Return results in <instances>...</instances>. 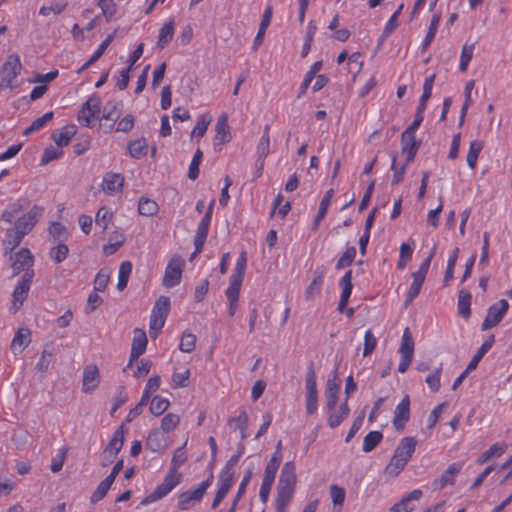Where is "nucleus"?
I'll return each mask as SVG.
<instances>
[{
	"instance_id": "nucleus-1",
	"label": "nucleus",
	"mask_w": 512,
	"mask_h": 512,
	"mask_svg": "<svg viewBox=\"0 0 512 512\" xmlns=\"http://www.w3.org/2000/svg\"><path fill=\"white\" fill-rule=\"evenodd\" d=\"M187 461L186 453L183 447L175 450L168 473L165 475L161 484L153 492L147 495L141 502L142 505H148L152 502L162 499L169 494L182 481V474L178 469Z\"/></svg>"
},
{
	"instance_id": "nucleus-2",
	"label": "nucleus",
	"mask_w": 512,
	"mask_h": 512,
	"mask_svg": "<svg viewBox=\"0 0 512 512\" xmlns=\"http://www.w3.org/2000/svg\"><path fill=\"white\" fill-rule=\"evenodd\" d=\"M213 475L210 474L208 479L203 481L198 488L193 491H185L179 494L177 507L180 511H186L193 507L196 503L200 502L206 493V490L211 485Z\"/></svg>"
},
{
	"instance_id": "nucleus-3",
	"label": "nucleus",
	"mask_w": 512,
	"mask_h": 512,
	"mask_svg": "<svg viewBox=\"0 0 512 512\" xmlns=\"http://www.w3.org/2000/svg\"><path fill=\"white\" fill-rule=\"evenodd\" d=\"M183 266L184 260L181 257L173 256L170 259L163 278L166 287H174L180 282Z\"/></svg>"
},
{
	"instance_id": "nucleus-4",
	"label": "nucleus",
	"mask_w": 512,
	"mask_h": 512,
	"mask_svg": "<svg viewBox=\"0 0 512 512\" xmlns=\"http://www.w3.org/2000/svg\"><path fill=\"white\" fill-rule=\"evenodd\" d=\"M33 277L34 271H27L21 276L18 284L16 285L13 292V306L15 310H18L26 300Z\"/></svg>"
},
{
	"instance_id": "nucleus-5",
	"label": "nucleus",
	"mask_w": 512,
	"mask_h": 512,
	"mask_svg": "<svg viewBox=\"0 0 512 512\" xmlns=\"http://www.w3.org/2000/svg\"><path fill=\"white\" fill-rule=\"evenodd\" d=\"M10 260L14 275H17L20 272L25 273L27 271H33L32 266L34 258L31 252L26 248L20 249L17 253L10 257Z\"/></svg>"
},
{
	"instance_id": "nucleus-6",
	"label": "nucleus",
	"mask_w": 512,
	"mask_h": 512,
	"mask_svg": "<svg viewBox=\"0 0 512 512\" xmlns=\"http://www.w3.org/2000/svg\"><path fill=\"white\" fill-rule=\"evenodd\" d=\"M43 210L42 207L34 205L27 214L16 221L14 230L19 231L22 235H27L42 215Z\"/></svg>"
},
{
	"instance_id": "nucleus-7",
	"label": "nucleus",
	"mask_w": 512,
	"mask_h": 512,
	"mask_svg": "<svg viewBox=\"0 0 512 512\" xmlns=\"http://www.w3.org/2000/svg\"><path fill=\"white\" fill-rule=\"evenodd\" d=\"M508 307L509 304L504 299L500 300L497 304L492 305L482 323V330H488L496 326L502 320L508 310Z\"/></svg>"
},
{
	"instance_id": "nucleus-8",
	"label": "nucleus",
	"mask_w": 512,
	"mask_h": 512,
	"mask_svg": "<svg viewBox=\"0 0 512 512\" xmlns=\"http://www.w3.org/2000/svg\"><path fill=\"white\" fill-rule=\"evenodd\" d=\"M147 343H148V340H147V336H146V333L144 332V330L136 328L134 330V337H133V342H132V347H131L130 360L124 370H126L127 368H130L133 364V361L138 359L145 352Z\"/></svg>"
},
{
	"instance_id": "nucleus-9",
	"label": "nucleus",
	"mask_w": 512,
	"mask_h": 512,
	"mask_svg": "<svg viewBox=\"0 0 512 512\" xmlns=\"http://www.w3.org/2000/svg\"><path fill=\"white\" fill-rule=\"evenodd\" d=\"M22 65L19 56L12 54L3 65V81L8 87H12V81L20 74Z\"/></svg>"
},
{
	"instance_id": "nucleus-10",
	"label": "nucleus",
	"mask_w": 512,
	"mask_h": 512,
	"mask_svg": "<svg viewBox=\"0 0 512 512\" xmlns=\"http://www.w3.org/2000/svg\"><path fill=\"white\" fill-rule=\"evenodd\" d=\"M410 418V398L408 395H405L401 402L397 405L395 412H394V418H393V424L396 430L402 431L405 427L406 422Z\"/></svg>"
},
{
	"instance_id": "nucleus-11",
	"label": "nucleus",
	"mask_w": 512,
	"mask_h": 512,
	"mask_svg": "<svg viewBox=\"0 0 512 512\" xmlns=\"http://www.w3.org/2000/svg\"><path fill=\"white\" fill-rule=\"evenodd\" d=\"M296 482L295 464L292 461L286 462L282 467L277 487L295 490Z\"/></svg>"
},
{
	"instance_id": "nucleus-12",
	"label": "nucleus",
	"mask_w": 512,
	"mask_h": 512,
	"mask_svg": "<svg viewBox=\"0 0 512 512\" xmlns=\"http://www.w3.org/2000/svg\"><path fill=\"white\" fill-rule=\"evenodd\" d=\"M99 383V370L96 365H87L83 371V391H93Z\"/></svg>"
},
{
	"instance_id": "nucleus-13",
	"label": "nucleus",
	"mask_w": 512,
	"mask_h": 512,
	"mask_svg": "<svg viewBox=\"0 0 512 512\" xmlns=\"http://www.w3.org/2000/svg\"><path fill=\"white\" fill-rule=\"evenodd\" d=\"M352 271L348 270L344 276L340 279L339 285L342 289L340 301L338 304V311L343 312L347 306L351 292H352Z\"/></svg>"
},
{
	"instance_id": "nucleus-14",
	"label": "nucleus",
	"mask_w": 512,
	"mask_h": 512,
	"mask_svg": "<svg viewBox=\"0 0 512 512\" xmlns=\"http://www.w3.org/2000/svg\"><path fill=\"white\" fill-rule=\"evenodd\" d=\"M124 177L118 173H106L103 178V191L115 194L122 191Z\"/></svg>"
},
{
	"instance_id": "nucleus-15",
	"label": "nucleus",
	"mask_w": 512,
	"mask_h": 512,
	"mask_svg": "<svg viewBox=\"0 0 512 512\" xmlns=\"http://www.w3.org/2000/svg\"><path fill=\"white\" fill-rule=\"evenodd\" d=\"M167 438L158 429L152 430L147 438L146 447L153 452H163L167 448Z\"/></svg>"
},
{
	"instance_id": "nucleus-16",
	"label": "nucleus",
	"mask_w": 512,
	"mask_h": 512,
	"mask_svg": "<svg viewBox=\"0 0 512 512\" xmlns=\"http://www.w3.org/2000/svg\"><path fill=\"white\" fill-rule=\"evenodd\" d=\"M216 144H225L231 140L227 114H221L216 123Z\"/></svg>"
},
{
	"instance_id": "nucleus-17",
	"label": "nucleus",
	"mask_w": 512,
	"mask_h": 512,
	"mask_svg": "<svg viewBox=\"0 0 512 512\" xmlns=\"http://www.w3.org/2000/svg\"><path fill=\"white\" fill-rule=\"evenodd\" d=\"M124 443V429L123 425H121L113 434L112 439L109 441L106 446L103 454L104 457L109 455L110 457H115L119 451L122 449Z\"/></svg>"
},
{
	"instance_id": "nucleus-18",
	"label": "nucleus",
	"mask_w": 512,
	"mask_h": 512,
	"mask_svg": "<svg viewBox=\"0 0 512 512\" xmlns=\"http://www.w3.org/2000/svg\"><path fill=\"white\" fill-rule=\"evenodd\" d=\"M31 342V331L27 328H19L16 332L12 343L11 351L14 354L21 353L24 348Z\"/></svg>"
},
{
	"instance_id": "nucleus-19",
	"label": "nucleus",
	"mask_w": 512,
	"mask_h": 512,
	"mask_svg": "<svg viewBox=\"0 0 512 512\" xmlns=\"http://www.w3.org/2000/svg\"><path fill=\"white\" fill-rule=\"evenodd\" d=\"M337 373L335 372L332 379H328L326 384V400L327 408L333 411L337 405L339 384L337 383Z\"/></svg>"
},
{
	"instance_id": "nucleus-20",
	"label": "nucleus",
	"mask_w": 512,
	"mask_h": 512,
	"mask_svg": "<svg viewBox=\"0 0 512 512\" xmlns=\"http://www.w3.org/2000/svg\"><path fill=\"white\" fill-rule=\"evenodd\" d=\"M53 354H54V344L53 342L46 343L44 349L41 353L40 359L36 365V369L38 372L45 374L52 362H53Z\"/></svg>"
},
{
	"instance_id": "nucleus-21",
	"label": "nucleus",
	"mask_w": 512,
	"mask_h": 512,
	"mask_svg": "<svg viewBox=\"0 0 512 512\" xmlns=\"http://www.w3.org/2000/svg\"><path fill=\"white\" fill-rule=\"evenodd\" d=\"M77 128L75 125L64 126L60 131L54 132L51 135L52 140L59 147L67 146L71 138L76 134Z\"/></svg>"
},
{
	"instance_id": "nucleus-22",
	"label": "nucleus",
	"mask_w": 512,
	"mask_h": 512,
	"mask_svg": "<svg viewBox=\"0 0 512 512\" xmlns=\"http://www.w3.org/2000/svg\"><path fill=\"white\" fill-rule=\"evenodd\" d=\"M416 445L417 441L414 437H404L401 439L394 452L400 454L401 458L409 461L415 452Z\"/></svg>"
},
{
	"instance_id": "nucleus-23",
	"label": "nucleus",
	"mask_w": 512,
	"mask_h": 512,
	"mask_svg": "<svg viewBox=\"0 0 512 512\" xmlns=\"http://www.w3.org/2000/svg\"><path fill=\"white\" fill-rule=\"evenodd\" d=\"M271 18H272V7L268 6L263 13L262 20L259 25L258 33L254 39V43L252 46L254 51H256L258 49V47L262 44L265 31L271 22Z\"/></svg>"
},
{
	"instance_id": "nucleus-24",
	"label": "nucleus",
	"mask_w": 512,
	"mask_h": 512,
	"mask_svg": "<svg viewBox=\"0 0 512 512\" xmlns=\"http://www.w3.org/2000/svg\"><path fill=\"white\" fill-rule=\"evenodd\" d=\"M421 496V490H413L408 495H406L400 502L393 505L390 510L391 512H411L413 510V507L409 506V502L412 500H419Z\"/></svg>"
},
{
	"instance_id": "nucleus-25",
	"label": "nucleus",
	"mask_w": 512,
	"mask_h": 512,
	"mask_svg": "<svg viewBox=\"0 0 512 512\" xmlns=\"http://www.w3.org/2000/svg\"><path fill=\"white\" fill-rule=\"evenodd\" d=\"M462 466V463L451 464L436 481L439 487L444 488L447 484H454V477L461 471Z\"/></svg>"
},
{
	"instance_id": "nucleus-26",
	"label": "nucleus",
	"mask_w": 512,
	"mask_h": 512,
	"mask_svg": "<svg viewBox=\"0 0 512 512\" xmlns=\"http://www.w3.org/2000/svg\"><path fill=\"white\" fill-rule=\"evenodd\" d=\"M408 461L400 457V454L394 452L389 464L385 468V474L396 477L405 468Z\"/></svg>"
},
{
	"instance_id": "nucleus-27",
	"label": "nucleus",
	"mask_w": 512,
	"mask_h": 512,
	"mask_svg": "<svg viewBox=\"0 0 512 512\" xmlns=\"http://www.w3.org/2000/svg\"><path fill=\"white\" fill-rule=\"evenodd\" d=\"M276 473L277 472H275L273 470H269V469L265 468L264 477H263V481H262L260 493H259L260 499L263 503L267 502V500H268L269 493H270L271 487L273 485V482L275 480Z\"/></svg>"
},
{
	"instance_id": "nucleus-28",
	"label": "nucleus",
	"mask_w": 512,
	"mask_h": 512,
	"mask_svg": "<svg viewBox=\"0 0 512 512\" xmlns=\"http://www.w3.org/2000/svg\"><path fill=\"white\" fill-rule=\"evenodd\" d=\"M507 449L506 444H493L488 450L483 452L476 460L479 465H482L489 461L493 457H500Z\"/></svg>"
},
{
	"instance_id": "nucleus-29",
	"label": "nucleus",
	"mask_w": 512,
	"mask_h": 512,
	"mask_svg": "<svg viewBox=\"0 0 512 512\" xmlns=\"http://www.w3.org/2000/svg\"><path fill=\"white\" fill-rule=\"evenodd\" d=\"M323 275L324 271L321 267H318L314 271L313 280L305 291V297L307 300L312 298L314 295L319 294L323 282Z\"/></svg>"
},
{
	"instance_id": "nucleus-30",
	"label": "nucleus",
	"mask_w": 512,
	"mask_h": 512,
	"mask_svg": "<svg viewBox=\"0 0 512 512\" xmlns=\"http://www.w3.org/2000/svg\"><path fill=\"white\" fill-rule=\"evenodd\" d=\"M295 490L277 487L276 509L278 512H285L291 501Z\"/></svg>"
},
{
	"instance_id": "nucleus-31",
	"label": "nucleus",
	"mask_w": 512,
	"mask_h": 512,
	"mask_svg": "<svg viewBox=\"0 0 512 512\" xmlns=\"http://www.w3.org/2000/svg\"><path fill=\"white\" fill-rule=\"evenodd\" d=\"M174 35V21L170 20L165 23L159 32L157 46L163 49L173 38Z\"/></svg>"
},
{
	"instance_id": "nucleus-32",
	"label": "nucleus",
	"mask_w": 512,
	"mask_h": 512,
	"mask_svg": "<svg viewBox=\"0 0 512 512\" xmlns=\"http://www.w3.org/2000/svg\"><path fill=\"white\" fill-rule=\"evenodd\" d=\"M116 31H114L112 34H110L98 47V49L95 51V53L92 55V57L79 69L78 72H82L85 69H87L89 66H91L94 62H96L105 52L107 47L110 45V43L113 41L115 37Z\"/></svg>"
},
{
	"instance_id": "nucleus-33",
	"label": "nucleus",
	"mask_w": 512,
	"mask_h": 512,
	"mask_svg": "<svg viewBox=\"0 0 512 512\" xmlns=\"http://www.w3.org/2000/svg\"><path fill=\"white\" fill-rule=\"evenodd\" d=\"M494 343V335H490L488 339L481 345L476 354L473 356L472 360L467 366V370H473L477 367L479 361L482 357L488 352V350L492 347Z\"/></svg>"
},
{
	"instance_id": "nucleus-34",
	"label": "nucleus",
	"mask_w": 512,
	"mask_h": 512,
	"mask_svg": "<svg viewBox=\"0 0 512 512\" xmlns=\"http://www.w3.org/2000/svg\"><path fill=\"white\" fill-rule=\"evenodd\" d=\"M471 294L467 291L460 290L458 296V311L459 314L467 319L470 316Z\"/></svg>"
},
{
	"instance_id": "nucleus-35",
	"label": "nucleus",
	"mask_w": 512,
	"mask_h": 512,
	"mask_svg": "<svg viewBox=\"0 0 512 512\" xmlns=\"http://www.w3.org/2000/svg\"><path fill=\"white\" fill-rule=\"evenodd\" d=\"M399 352L401 353V356L413 357L414 341L409 328H406L403 332Z\"/></svg>"
},
{
	"instance_id": "nucleus-36",
	"label": "nucleus",
	"mask_w": 512,
	"mask_h": 512,
	"mask_svg": "<svg viewBox=\"0 0 512 512\" xmlns=\"http://www.w3.org/2000/svg\"><path fill=\"white\" fill-rule=\"evenodd\" d=\"M328 424L331 428H336L341 424V422L349 415L350 409L348 407L347 401H345L339 409V413H335L329 411Z\"/></svg>"
},
{
	"instance_id": "nucleus-37",
	"label": "nucleus",
	"mask_w": 512,
	"mask_h": 512,
	"mask_svg": "<svg viewBox=\"0 0 512 512\" xmlns=\"http://www.w3.org/2000/svg\"><path fill=\"white\" fill-rule=\"evenodd\" d=\"M484 145L482 141L474 140L470 143L469 151L467 154V164L471 169H475L478 156L483 149Z\"/></svg>"
},
{
	"instance_id": "nucleus-38",
	"label": "nucleus",
	"mask_w": 512,
	"mask_h": 512,
	"mask_svg": "<svg viewBox=\"0 0 512 512\" xmlns=\"http://www.w3.org/2000/svg\"><path fill=\"white\" fill-rule=\"evenodd\" d=\"M128 150L133 158H140L147 154V143L145 138H139L129 142Z\"/></svg>"
},
{
	"instance_id": "nucleus-39",
	"label": "nucleus",
	"mask_w": 512,
	"mask_h": 512,
	"mask_svg": "<svg viewBox=\"0 0 512 512\" xmlns=\"http://www.w3.org/2000/svg\"><path fill=\"white\" fill-rule=\"evenodd\" d=\"M413 282L410 286V289L407 293V299L405 301V306H409L412 301L419 295L421 287L425 281V278L417 276L412 273Z\"/></svg>"
},
{
	"instance_id": "nucleus-40",
	"label": "nucleus",
	"mask_w": 512,
	"mask_h": 512,
	"mask_svg": "<svg viewBox=\"0 0 512 512\" xmlns=\"http://www.w3.org/2000/svg\"><path fill=\"white\" fill-rule=\"evenodd\" d=\"M158 209V204L155 201L145 197L140 198L138 203V211L141 215L153 216L158 212Z\"/></svg>"
},
{
	"instance_id": "nucleus-41",
	"label": "nucleus",
	"mask_w": 512,
	"mask_h": 512,
	"mask_svg": "<svg viewBox=\"0 0 512 512\" xmlns=\"http://www.w3.org/2000/svg\"><path fill=\"white\" fill-rule=\"evenodd\" d=\"M132 272V264L130 261H124L121 263L119 267V275H118V290L122 291L126 288L130 274Z\"/></svg>"
},
{
	"instance_id": "nucleus-42",
	"label": "nucleus",
	"mask_w": 512,
	"mask_h": 512,
	"mask_svg": "<svg viewBox=\"0 0 512 512\" xmlns=\"http://www.w3.org/2000/svg\"><path fill=\"white\" fill-rule=\"evenodd\" d=\"M414 131L405 130L401 136L402 151L407 149L418 150L420 147V141L416 140Z\"/></svg>"
},
{
	"instance_id": "nucleus-43",
	"label": "nucleus",
	"mask_w": 512,
	"mask_h": 512,
	"mask_svg": "<svg viewBox=\"0 0 512 512\" xmlns=\"http://www.w3.org/2000/svg\"><path fill=\"white\" fill-rule=\"evenodd\" d=\"M383 435L380 431H371L369 432L363 441V451L371 452L373 449L377 447V445L381 442Z\"/></svg>"
},
{
	"instance_id": "nucleus-44",
	"label": "nucleus",
	"mask_w": 512,
	"mask_h": 512,
	"mask_svg": "<svg viewBox=\"0 0 512 512\" xmlns=\"http://www.w3.org/2000/svg\"><path fill=\"white\" fill-rule=\"evenodd\" d=\"M125 242V237L121 234L111 235L109 243L103 247L105 255L110 256L114 254Z\"/></svg>"
},
{
	"instance_id": "nucleus-45",
	"label": "nucleus",
	"mask_w": 512,
	"mask_h": 512,
	"mask_svg": "<svg viewBox=\"0 0 512 512\" xmlns=\"http://www.w3.org/2000/svg\"><path fill=\"white\" fill-rule=\"evenodd\" d=\"M170 402L168 399L163 398L159 395L153 397L151 404H150V412L155 415L159 416L163 414L169 407Z\"/></svg>"
},
{
	"instance_id": "nucleus-46",
	"label": "nucleus",
	"mask_w": 512,
	"mask_h": 512,
	"mask_svg": "<svg viewBox=\"0 0 512 512\" xmlns=\"http://www.w3.org/2000/svg\"><path fill=\"white\" fill-rule=\"evenodd\" d=\"M270 127L268 125L264 128V133L259 140L257 146V153L259 159H265L269 154L270 138H269Z\"/></svg>"
},
{
	"instance_id": "nucleus-47",
	"label": "nucleus",
	"mask_w": 512,
	"mask_h": 512,
	"mask_svg": "<svg viewBox=\"0 0 512 512\" xmlns=\"http://www.w3.org/2000/svg\"><path fill=\"white\" fill-rule=\"evenodd\" d=\"M322 68V61L315 62L309 69V71L306 73L305 78L301 84L300 92L298 97L303 95L307 88L309 87L310 83L312 82L313 78L315 77L316 73Z\"/></svg>"
},
{
	"instance_id": "nucleus-48",
	"label": "nucleus",
	"mask_w": 512,
	"mask_h": 512,
	"mask_svg": "<svg viewBox=\"0 0 512 512\" xmlns=\"http://www.w3.org/2000/svg\"><path fill=\"white\" fill-rule=\"evenodd\" d=\"M356 256V248L354 246L347 247L343 255L338 259L335 268L337 270L350 266Z\"/></svg>"
},
{
	"instance_id": "nucleus-49",
	"label": "nucleus",
	"mask_w": 512,
	"mask_h": 512,
	"mask_svg": "<svg viewBox=\"0 0 512 512\" xmlns=\"http://www.w3.org/2000/svg\"><path fill=\"white\" fill-rule=\"evenodd\" d=\"M242 278L232 277L230 279V285L226 290V296L228 301H238L239 293L242 285Z\"/></svg>"
},
{
	"instance_id": "nucleus-50",
	"label": "nucleus",
	"mask_w": 512,
	"mask_h": 512,
	"mask_svg": "<svg viewBox=\"0 0 512 512\" xmlns=\"http://www.w3.org/2000/svg\"><path fill=\"white\" fill-rule=\"evenodd\" d=\"M170 310V300L166 296H160L152 310L153 315L166 318Z\"/></svg>"
},
{
	"instance_id": "nucleus-51",
	"label": "nucleus",
	"mask_w": 512,
	"mask_h": 512,
	"mask_svg": "<svg viewBox=\"0 0 512 512\" xmlns=\"http://www.w3.org/2000/svg\"><path fill=\"white\" fill-rule=\"evenodd\" d=\"M439 22H440V15L434 14L432 16L428 32L426 34V37H425L423 45H422L423 50H426L429 47L432 40L434 39L436 32H437Z\"/></svg>"
},
{
	"instance_id": "nucleus-52",
	"label": "nucleus",
	"mask_w": 512,
	"mask_h": 512,
	"mask_svg": "<svg viewBox=\"0 0 512 512\" xmlns=\"http://www.w3.org/2000/svg\"><path fill=\"white\" fill-rule=\"evenodd\" d=\"M180 423V417L174 413L166 414L161 421V429L164 433L173 431Z\"/></svg>"
},
{
	"instance_id": "nucleus-53",
	"label": "nucleus",
	"mask_w": 512,
	"mask_h": 512,
	"mask_svg": "<svg viewBox=\"0 0 512 512\" xmlns=\"http://www.w3.org/2000/svg\"><path fill=\"white\" fill-rule=\"evenodd\" d=\"M24 236L25 235H22L19 231L8 229L5 240L6 249H9L10 252H12L17 246H19Z\"/></svg>"
},
{
	"instance_id": "nucleus-54",
	"label": "nucleus",
	"mask_w": 512,
	"mask_h": 512,
	"mask_svg": "<svg viewBox=\"0 0 512 512\" xmlns=\"http://www.w3.org/2000/svg\"><path fill=\"white\" fill-rule=\"evenodd\" d=\"M213 205H214V200L210 203L204 217L202 218L201 222L198 225V229H197V233H196L197 235L206 236V237L208 236L209 225H210L211 218H212Z\"/></svg>"
},
{
	"instance_id": "nucleus-55",
	"label": "nucleus",
	"mask_w": 512,
	"mask_h": 512,
	"mask_svg": "<svg viewBox=\"0 0 512 512\" xmlns=\"http://www.w3.org/2000/svg\"><path fill=\"white\" fill-rule=\"evenodd\" d=\"M112 219V213L106 207H101L95 217V223L99 226L103 231L108 228V225Z\"/></svg>"
},
{
	"instance_id": "nucleus-56",
	"label": "nucleus",
	"mask_w": 512,
	"mask_h": 512,
	"mask_svg": "<svg viewBox=\"0 0 512 512\" xmlns=\"http://www.w3.org/2000/svg\"><path fill=\"white\" fill-rule=\"evenodd\" d=\"M220 482L219 490L228 493L234 483V472L232 469L226 467L223 469L220 474Z\"/></svg>"
},
{
	"instance_id": "nucleus-57",
	"label": "nucleus",
	"mask_w": 512,
	"mask_h": 512,
	"mask_svg": "<svg viewBox=\"0 0 512 512\" xmlns=\"http://www.w3.org/2000/svg\"><path fill=\"white\" fill-rule=\"evenodd\" d=\"M211 122V117L208 116V115H201L198 120H197V123L191 133V137H203L205 132L207 131V128L209 126Z\"/></svg>"
},
{
	"instance_id": "nucleus-58",
	"label": "nucleus",
	"mask_w": 512,
	"mask_h": 512,
	"mask_svg": "<svg viewBox=\"0 0 512 512\" xmlns=\"http://www.w3.org/2000/svg\"><path fill=\"white\" fill-rule=\"evenodd\" d=\"M473 51H474V44H471V45L465 44L463 46L462 52H461L460 64H459L460 71L465 72L467 70L468 64L473 57Z\"/></svg>"
},
{
	"instance_id": "nucleus-59",
	"label": "nucleus",
	"mask_w": 512,
	"mask_h": 512,
	"mask_svg": "<svg viewBox=\"0 0 512 512\" xmlns=\"http://www.w3.org/2000/svg\"><path fill=\"white\" fill-rule=\"evenodd\" d=\"M110 280V274L106 269H101L94 280V290L102 292L106 289Z\"/></svg>"
},
{
	"instance_id": "nucleus-60",
	"label": "nucleus",
	"mask_w": 512,
	"mask_h": 512,
	"mask_svg": "<svg viewBox=\"0 0 512 512\" xmlns=\"http://www.w3.org/2000/svg\"><path fill=\"white\" fill-rule=\"evenodd\" d=\"M165 320L166 318L164 317L151 314L149 326V333L151 338L155 339L158 336L160 330L163 328L165 324Z\"/></svg>"
},
{
	"instance_id": "nucleus-61",
	"label": "nucleus",
	"mask_w": 512,
	"mask_h": 512,
	"mask_svg": "<svg viewBox=\"0 0 512 512\" xmlns=\"http://www.w3.org/2000/svg\"><path fill=\"white\" fill-rule=\"evenodd\" d=\"M53 112H47L43 116L37 118L33 123L24 131L25 135H28L34 131L41 129L47 122L52 120Z\"/></svg>"
},
{
	"instance_id": "nucleus-62",
	"label": "nucleus",
	"mask_w": 512,
	"mask_h": 512,
	"mask_svg": "<svg viewBox=\"0 0 512 512\" xmlns=\"http://www.w3.org/2000/svg\"><path fill=\"white\" fill-rule=\"evenodd\" d=\"M196 343V336L192 333H184L182 335L179 349L182 352L190 353L194 350Z\"/></svg>"
},
{
	"instance_id": "nucleus-63",
	"label": "nucleus",
	"mask_w": 512,
	"mask_h": 512,
	"mask_svg": "<svg viewBox=\"0 0 512 512\" xmlns=\"http://www.w3.org/2000/svg\"><path fill=\"white\" fill-rule=\"evenodd\" d=\"M23 210V206L19 202L11 204L2 214V220L12 222V220Z\"/></svg>"
},
{
	"instance_id": "nucleus-64",
	"label": "nucleus",
	"mask_w": 512,
	"mask_h": 512,
	"mask_svg": "<svg viewBox=\"0 0 512 512\" xmlns=\"http://www.w3.org/2000/svg\"><path fill=\"white\" fill-rule=\"evenodd\" d=\"M68 253V247L65 244H59L51 249L50 256L56 263H61L66 259Z\"/></svg>"
}]
</instances>
